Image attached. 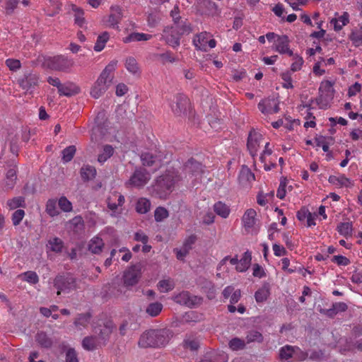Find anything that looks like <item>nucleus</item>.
Returning <instances> with one entry per match:
<instances>
[{"mask_svg": "<svg viewBox=\"0 0 362 362\" xmlns=\"http://www.w3.org/2000/svg\"><path fill=\"white\" fill-rule=\"evenodd\" d=\"M124 203V197L121 194L114 192L107 198V207L112 211L111 216L117 217L122 213L121 206Z\"/></svg>", "mask_w": 362, "mask_h": 362, "instance_id": "nucleus-7", "label": "nucleus"}, {"mask_svg": "<svg viewBox=\"0 0 362 362\" xmlns=\"http://www.w3.org/2000/svg\"><path fill=\"white\" fill-rule=\"evenodd\" d=\"M104 246L103 239L98 235L91 238L88 243V249L93 254H100Z\"/></svg>", "mask_w": 362, "mask_h": 362, "instance_id": "nucleus-21", "label": "nucleus"}, {"mask_svg": "<svg viewBox=\"0 0 362 362\" xmlns=\"http://www.w3.org/2000/svg\"><path fill=\"white\" fill-rule=\"evenodd\" d=\"M187 168L192 169V175L195 177V179H199L202 177V166L199 163L194 160H189L187 165Z\"/></svg>", "mask_w": 362, "mask_h": 362, "instance_id": "nucleus-39", "label": "nucleus"}, {"mask_svg": "<svg viewBox=\"0 0 362 362\" xmlns=\"http://www.w3.org/2000/svg\"><path fill=\"white\" fill-rule=\"evenodd\" d=\"M23 279L30 284H36L38 281V276L35 272H27L22 275Z\"/></svg>", "mask_w": 362, "mask_h": 362, "instance_id": "nucleus-59", "label": "nucleus"}, {"mask_svg": "<svg viewBox=\"0 0 362 362\" xmlns=\"http://www.w3.org/2000/svg\"><path fill=\"white\" fill-rule=\"evenodd\" d=\"M291 186L288 185V181L285 178L281 180L279 186L276 192L277 197L279 198L280 199H284L287 192L291 191Z\"/></svg>", "mask_w": 362, "mask_h": 362, "instance_id": "nucleus-37", "label": "nucleus"}, {"mask_svg": "<svg viewBox=\"0 0 362 362\" xmlns=\"http://www.w3.org/2000/svg\"><path fill=\"white\" fill-rule=\"evenodd\" d=\"M175 184V179L172 175H165L160 177L156 182L153 190L162 199H165L172 191Z\"/></svg>", "mask_w": 362, "mask_h": 362, "instance_id": "nucleus-4", "label": "nucleus"}, {"mask_svg": "<svg viewBox=\"0 0 362 362\" xmlns=\"http://www.w3.org/2000/svg\"><path fill=\"white\" fill-rule=\"evenodd\" d=\"M163 37L166 42L173 47L180 45V34L177 27L168 28L163 31Z\"/></svg>", "mask_w": 362, "mask_h": 362, "instance_id": "nucleus-15", "label": "nucleus"}, {"mask_svg": "<svg viewBox=\"0 0 362 362\" xmlns=\"http://www.w3.org/2000/svg\"><path fill=\"white\" fill-rule=\"evenodd\" d=\"M90 321V315H80L77 320L75 321L74 324L76 327H78L79 329H81V327H86L87 324Z\"/></svg>", "mask_w": 362, "mask_h": 362, "instance_id": "nucleus-58", "label": "nucleus"}, {"mask_svg": "<svg viewBox=\"0 0 362 362\" xmlns=\"http://www.w3.org/2000/svg\"><path fill=\"white\" fill-rule=\"evenodd\" d=\"M114 329V325L112 322H107L103 329H100V337L99 338L88 337L83 339L82 341V346L84 349L90 351L95 349L100 343V341H105V338L108 337L112 329Z\"/></svg>", "mask_w": 362, "mask_h": 362, "instance_id": "nucleus-2", "label": "nucleus"}, {"mask_svg": "<svg viewBox=\"0 0 362 362\" xmlns=\"http://www.w3.org/2000/svg\"><path fill=\"white\" fill-rule=\"evenodd\" d=\"M16 180V170L15 168L9 169L6 173V185L7 188L11 189L14 186Z\"/></svg>", "mask_w": 362, "mask_h": 362, "instance_id": "nucleus-50", "label": "nucleus"}, {"mask_svg": "<svg viewBox=\"0 0 362 362\" xmlns=\"http://www.w3.org/2000/svg\"><path fill=\"white\" fill-rule=\"evenodd\" d=\"M175 102L170 104V107L174 112L177 113L181 110L184 103L186 102L187 99L184 95H177L175 97Z\"/></svg>", "mask_w": 362, "mask_h": 362, "instance_id": "nucleus-45", "label": "nucleus"}, {"mask_svg": "<svg viewBox=\"0 0 362 362\" xmlns=\"http://www.w3.org/2000/svg\"><path fill=\"white\" fill-rule=\"evenodd\" d=\"M241 221L242 226L247 233L257 235L259 233L260 226L255 209H247L243 215Z\"/></svg>", "mask_w": 362, "mask_h": 362, "instance_id": "nucleus-3", "label": "nucleus"}, {"mask_svg": "<svg viewBox=\"0 0 362 362\" xmlns=\"http://www.w3.org/2000/svg\"><path fill=\"white\" fill-rule=\"evenodd\" d=\"M73 62L64 56H57L53 58L52 68L57 70H65L70 68Z\"/></svg>", "mask_w": 362, "mask_h": 362, "instance_id": "nucleus-22", "label": "nucleus"}, {"mask_svg": "<svg viewBox=\"0 0 362 362\" xmlns=\"http://www.w3.org/2000/svg\"><path fill=\"white\" fill-rule=\"evenodd\" d=\"M151 38V35L141 33H132L123 39L124 43L131 42L147 41Z\"/></svg>", "mask_w": 362, "mask_h": 362, "instance_id": "nucleus-29", "label": "nucleus"}, {"mask_svg": "<svg viewBox=\"0 0 362 362\" xmlns=\"http://www.w3.org/2000/svg\"><path fill=\"white\" fill-rule=\"evenodd\" d=\"M46 211L51 216L59 215V211L57 208V201L54 199H49L46 204Z\"/></svg>", "mask_w": 362, "mask_h": 362, "instance_id": "nucleus-46", "label": "nucleus"}, {"mask_svg": "<svg viewBox=\"0 0 362 362\" xmlns=\"http://www.w3.org/2000/svg\"><path fill=\"white\" fill-rule=\"evenodd\" d=\"M290 40L287 35H282L277 37L274 45H272V49L281 54H288L293 56V51L290 48Z\"/></svg>", "mask_w": 362, "mask_h": 362, "instance_id": "nucleus-13", "label": "nucleus"}, {"mask_svg": "<svg viewBox=\"0 0 362 362\" xmlns=\"http://www.w3.org/2000/svg\"><path fill=\"white\" fill-rule=\"evenodd\" d=\"M246 339H247L246 344H248L250 342H254V341L259 342L262 340V336L259 332L252 331L247 334Z\"/></svg>", "mask_w": 362, "mask_h": 362, "instance_id": "nucleus-62", "label": "nucleus"}, {"mask_svg": "<svg viewBox=\"0 0 362 362\" xmlns=\"http://www.w3.org/2000/svg\"><path fill=\"white\" fill-rule=\"evenodd\" d=\"M291 57L293 61L291 66V71H298L300 70L304 62L303 58L300 57L298 54H294L293 52V56Z\"/></svg>", "mask_w": 362, "mask_h": 362, "instance_id": "nucleus-49", "label": "nucleus"}, {"mask_svg": "<svg viewBox=\"0 0 362 362\" xmlns=\"http://www.w3.org/2000/svg\"><path fill=\"white\" fill-rule=\"evenodd\" d=\"M259 110L265 115L274 114L279 111V102L275 98L262 100L259 104Z\"/></svg>", "mask_w": 362, "mask_h": 362, "instance_id": "nucleus-14", "label": "nucleus"}, {"mask_svg": "<svg viewBox=\"0 0 362 362\" xmlns=\"http://www.w3.org/2000/svg\"><path fill=\"white\" fill-rule=\"evenodd\" d=\"M239 178L240 180H246L248 182H251L255 179V176L248 168L243 166L241 169Z\"/></svg>", "mask_w": 362, "mask_h": 362, "instance_id": "nucleus-55", "label": "nucleus"}, {"mask_svg": "<svg viewBox=\"0 0 362 362\" xmlns=\"http://www.w3.org/2000/svg\"><path fill=\"white\" fill-rule=\"evenodd\" d=\"M269 296V290L266 286L260 288L255 293V298L257 303H262L265 301Z\"/></svg>", "mask_w": 362, "mask_h": 362, "instance_id": "nucleus-44", "label": "nucleus"}, {"mask_svg": "<svg viewBox=\"0 0 362 362\" xmlns=\"http://www.w3.org/2000/svg\"><path fill=\"white\" fill-rule=\"evenodd\" d=\"M166 343L165 332L161 330H149L140 337L139 346L141 348L163 346Z\"/></svg>", "mask_w": 362, "mask_h": 362, "instance_id": "nucleus-1", "label": "nucleus"}, {"mask_svg": "<svg viewBox=\"0 0 362 362\" xmlns=\"http://www.w3.org/2000/svg\"><path fill=\"white\" fill-rule=\"evenodd\" d=\"M81 175L85 180L93 179L96 175V170L90 165H84L81 169Z\"/></svg>", "mask_w": 362, "mask_h": 362, "instance_id": "nucleus-36", "label": "nucleus"}, {"mask_svg": "<svg viewBox=\"0 0 362 362\" xmlns=\"http://www.w3.org/2000/svg\"><path fill=\"white\" fill-rule=\"evenodd\" d=\"M122 9L119 6H112L110 7V15L103 20L104 25L109 28H118V24L122 18Z\"/></svg>", "mask_w": 362, "mask_h": 362, "instance_id": "nucleus-10", "label": "nucleus"}, {"mask_svg": "<svg viewBox=\"0 0 362 362\" xmlns=\"http://www.w3.org/2000/svg\"><path fill=\"white\" fill-rule=\"evenodd\" d=\"M350 39L355 46H362V27L354 28L351 32Z\"/></svg>", "mask_w": 362, "mask_h": 362, "instance_id": "nucleus-40", "label": "nucleus"}, {"mask_svg": "<svg viewBox=\"0 0 362 362\" xmlns=\"http://www.w3.org/2000/svg\"><path fill=\"white\" fill-rule=\"evenodd\" d=\"M213 209L216 214L223 218H227L231 211L230 206L221 201L216 202Z\"/></svg>", "mask_w": 362, "mask_h": 362, "instance_id": "nucleus-20", "label": "nucleus"}, {"mask_svg": "<svg viewBox=\"0 0 362 362\" xmlns=\"http://www.w3.org/2000/svg\"><path fill=\"white\" fill-rule=\"evenodd\" d=\"M81 89L73 82H66L59 87L58 90L60 95L70 97L79 93Z\"/></svg>", "mask_w": 362, "mask_h": 362, "instance_id": "nucleus-17", "label": "nucleus"}, {"mask_svg": "<svg viewBox=\"0 0 362 362\" xmlns=\"http://www.w3.org/2000/svg\"><path fill=\"white\" fill-rule=\"evenodd\" d=\"M175 287V282L170 278L160 280L158 284V288L161 293H167L173 290Z\"/></svg>", "mask_w": 362, "mask_h": 362, "instance_id": "nucleus-34", "label": "nucleus"}, {"mask_svg": "<svg viewBox=\"0 0 362 362\" xmlns=\"http://www.w3.org/2000/svg\"><path fill=\"white\" fill-rule=\"evenodd\" d=\"M328 181L337 187H349L353 185L352 181L344 175H331Z\"/></svg>", "mask_w": 362, "mask_h": 362, "instance_id": "nucleus-18", "label": "nucleus"}, {"mask_svg": "<svg viewBox=\"0 0 362 362\" xmlns=\"http://www.w3.org/2000/svg\"><path fill=\"white\" fill-rule=\"evenodd\" d=\"M112 81L99 76L90 88V94L95 99L100 98L111 86Z\"/></svg>", "mask_w": 362, "mask_h": 362, "instance_id": "nucleus-6", "label": "nucleus"}, {"mask_svg": "<svg viewBox=\"0 0 362 362\" xmlns=\"http://www.w3.org/2000/svg\"><path fill=\"white\" fill-rule=\"evenodd\" d=\"M76 151L75 146H69L64 148L62 152V158L64 163H68L71 160Z\"/></svg>", "mask_w": 362, "mask_h": 362, "instance_id": "nucleus-41", "label": "nucleus"}, {"mask_svg": "<svg viewBox=\"0 0 362 362\" xmlns=\"http://www.w3.org/2000/svg\"><path fill=\"white\" fill-rule=\"evenodd\" d=\"M127 69L132 74H136L139 71V66L136 59L133 57H129L125 62Z\"/></svg>", "mask_w": 362, "mask_h": 362, "instance_id": "nucleus-51", "label": "nucleus"}, {"mask_svg": "<svg viewBox=\"0 0 362 362\" xmlns=\"http://www.w3.org/2000/svg\"><path fill=\"white\" fill-rule=\"evenodd\" d=\"M163 310V305L160 303L155 302L150 303L146 309V313L151 317L158 316Z\"/></svg>", "mask_w": 362, "mask_h": 362, "instance_id": "nucleus-38", "label": "nucleus"}, {"mask_svg": "<svg viewBox=\"0 0 362 362\" xmlns=\"http://www.w3.org/2000/svg\"><path fill=\"white\" fill-rule=\"evenodd\" d=\"M38 76L35 74H29L20 81L21 87L26 90H30L38 83Z\"/></svg>", "mask_w": 362, "mask_h": 362, "instance_id": "nucleus-23", "label": "nucleus"}, {"mask_svg": "<svg viewBox=\"0 0 362 362\" xmlns=\"http://www.w3.org/2000/svg\"><path fill=\"white\" fill-rule=\"evenodd\" d=\"M109 39L110 35L107 32H103L99 35L93 47L94 50L98 52L102 51Z\"/></svg>", "mask_w": 362, "mask_h": 362, "instance_id": "nucleus-32", "label": "nucleus"}, {"mask_svg": "<svg viewBox=\"0 0 362 362\" xmlns=\"http://www.w3.org/2000/svg\"><path fill=\"white\" fill-rule=\"evenodd\" d=\"M37 342L42 347L48 348L52 344V339L45 333L40 332L36 336Z\"/></svg>", "mask_w": 362, "mask_h": 362, "instance_id": "nucleus-43", "label": "nucleus"}, {"mask_svg": "<svg viewBox=\"0 0 362 362\" xmlns=\"http://www.w3.org/2000/svg\"><path fill=\"white\" fill-rule=\"evenodd\" d=\"M306 115L305 117V119H306V122L304 123V127L305 128H314L316 125L315 121V117L313 116V114L310 112V109L306 107Z\"/></svg>", "mask_w": 362, "mask_h": 362, "instance_id": "nucleus-54", "label": "nucleus"}, {"mask_svg": "<svg viewBox=\"0 0 362 362\" xmlns=\"http://www.w3.org/2000/svg\"><path fill=\"white\" fill-rule=\"evenodd\" d=\"M58 205L63 211L69 212L72 210V204L65 197H60Z\"/></svg>", "mask_w": 362, "mask_h": 362, "instance_id": "nucleus-53", "label": "nucleus"}, {"mask_svg": "<svg viewBox=\"0 0 362 362\" xmlns=\"http://www.w3.org/2000/svg\"><path fill=\"white\" fill-rule=\"evenodd\" d=\"M64 247L63 242L58 238H52L48 240L47 248L54 252H60Z\"/></svg>", "mask_w": 362, "mask_h": 362, "instance_id": "nucleus-33", "label": "nucleus"}, {"mask_svg": "<svg viewBox=\"0 0 362 362\" xmlns=\"http://www.w3.org/2000/svg\"><path fill=\"white\" fill-rule=\"evenodd\" d=\"M135 209L139 214H146L151 209V202L146 198H139L136 203Z\"/></svg>", "mask_w": 362, "mask_h": 362, "instance_id": "nucleus-31", "label": "nucleus"}, {"mask_svg": "<svg viewBox=\"0 0 362 362\" xmlns=\"http://www.w3.org/2000/svg\"><path fill=\"white\" fill-rule=\"evenodd\" d=\"M296 349L291 346H285L280 349L279 356L281 359L288 360L294 357Z\"/></svg>", "mask_w": 362, "mask_h": 362, "instance_id": "nucleus-42", "label": "nucleus"}, {"mask_svg": "<svg viewBox=\"0 0 362 362\" xmlns=\"http://www.w3.org/2000/svg\"><path fill=\"white\" fill-rule=\"evenodd\" d=\"M6 64L11 71H16L21 68V62L15 59H8L6 60Z\"/></svg>", "mask_w": 362, "mask_h": 362, "instance_id": "nucleus-63", "label": "nucleus"}, {"mask_svg": "<svg viewBox=\"0 0 362 362\" xmlns=\"http://www.w3.org/2000/svg\"><path fill=\"white\" fill-rule=\"evenodd\" d=\"M281 78L284 81L283 87L286 88H293L291 74L289 71L284 72L281 74Z\"/></svg>", "mask_w": 362, "mask_h": 362, "instance_id": "nucleus-64", "label": "nucleus"}, {"mask_svg": "<svg viewBox=\"0 0 362 362\" xmlns=\"http://www.w3.org/2000/svg\"><path fill=\"white\" fill-rule=\"evenodd\" d=\"M349 21V15L347 12H344L343 14L339 16L337 18L331 20L330 23L333 25L335 30H340L344 25H346Z\"/></svg>", "mask_w": 362, "mask_h": 362, "instance_id": "nucleus-28", "label": "nucleus"}, {"mask_svg": "<svg viewBox=\"0 0 362 362\" xmlns=\"http://www.w3.org/2000/svg\"><path fill=\"white\" fill-rule=\"evenodd\" d=\"M246 342L245 340L235 337L230 340L228 346L233 351H238L243 349L245 346Z\"/></svg>", "mask_w": 362, "mask_h": 362, "instance_id": "nucleus-48", "label": "nucleus"}, {"mask_svg": "<svg viewBox=\"0 0 362 362\" xmlns=\"http://www.w3.org/2000/svg\"><path fill=\"white\" fill-rule=\"evenodd\" d=\"M117 66V61L112 60L103 69V71L100 74V76L105 77V78L110 79L111 81H113V75L112 73L115 71Z\"/></svg>", "mask_w": 362, "mask_h": 362, "instance_id": "nucleus-35", "label": "nucleus"}, {"mask_svg": "<svg viewBox=\"0 0 362 362\" xmlns=\"http://www.w3.org/2000/svg\"><path fill=\"white\" fill-rule=\"evenodd\" d=\"M141 159L144 165L150 166L156 163L155 158L149 153H142Z\"/></svg>", "mask_w": 362, "mask_h": 362, "instance_id": "nucleus-60", "label": "nucleus"}, {"mask_svg": "<svg viewBox=\"0 0 362 362\" xmlns=\"http://www.w3.org/2000/svg\"><path fill=\"white\" fill-rule=\"evenodd\" d=\"M174 300L180 305H186L189 308L199 305L202 302V298L191 295L188 291H182L173 298Z\"/></svg>", "mask_w": 362, "mask_h": 362, "instance_id": "nucleus-8", "label": "nucleus"}, {"mask_svg": "<svg viewBox=\"0 0 362 362\" xmlns=\"http://www.w3.org/2000/svg\"><path fill=\"white\" fill-rule=\"evenodd\" d=\"M25 216V211L23 209H17L12 215V221L14 226L18 225Z\"/></svg>", "mask_w": 362, "mask_h": 362, "instance_id": "nucleus-61", "label": "nucleus"}, {"mask_svg": "<svg viewBox=\"0 0 362 362\" xmlns=\"http://www.w3.org/2000/svg\"><path fill=\"white\" fill-rule=\"evenodd\" d=\"M114 153V148L110 145H105L98 156V161L100 164L105 163Z\"/></svg>", "mask_w": 362, "mask_h": 362, "instance_id": "nucleus-30", "label": "nucleus"}, {"mask_svg": "<svg viewBox=\"0 0 362 362\" xmlns=\"http://www.w3.org/2000/svg\"><path fill=\"white\" fill-rule=\"evenodd\" d=\"M337 230L346 238H350L353 234V223L351 221L341 222L337 226Z\"/></svg>", "mask_w": 362, "mask_h": 362, "instance_id": "nucleus-27", "label": "nucleus"}, {"mask_svg": "<svg viewBox=\"0 0 362 362\" xmlns=\"http://www.w3.org/2000/svg\"><path fill=\"white\" fill-rule=\"evenodd\" d=\"M196 237L194 235H190L187 238L183 243L182 248L179 250H177V258L179 259H182L188 251L192 248V246L194 245Z\"/></svg>", "mask_w": 362, "mask_h": 362, "instance_id": "nucleus-24", "label": "nucleus"}, {"mask_svg": "<svg viewBox=\"0 0 362 362\" xmlns=\"http://www.w3.org/2000/svg\"><path fill=\"white\" fill-rule=\"evenodd\" d=\"M227 262H229L230 264L232 265H238V259L236 257H230L228 256L224 257L219 263L217 269L218 271H221L222 269H225L226 264Z\"/></svg>", "mask_w": 362, "mask_h": 362, "instance_id": "nucleus-56", "label": "nucleus"}, {"mask_svg": "<svg viewBox=\"0 0 362 362\" xmlns=\"http://www.w3.org/2000/svg\"><path fill=\"white\" fill-rule=\"evenodd\" d=\"M151 175L148 172L142 168L136 169L126 185L129 187L140 188L147 184Z\"/></svg>", "mask_w": 362, "mask_h": 362, "instance_id": "nucleus-5", "label": "nucleus"}, {"mask_svg": "<svg viewBox=\"0 0 362 362\" xmlns=\"http://www.w3.org/2000/svg\"><path fill=\"white\" fill-rule=\"evenodd\" d=\"M140 276V268L137 266L132 267L124 272V283L126 286H133L138 282Z\"/></svg>", "mask_w": 362, "mask_h": 362, "instance_id": "nucleus-16", "label": "nucleus"}, {"mask_svg": "<svg viewBox=\"0 0 362 362\" xmlns=\"http://www.w3.org/2000/svg\"><path fill=\"white\" fill-rule=\"evenodd\" d=\"M7 204L11 210L18 207H24L25 205V199L23 197H14L8 200Z\"/></svg>", "mask_w": 362, "mask_h": 362, "instance_id": "nucleus-47", "label": "nucleus"}, {"mask_svg": "<svg viewBox=\"0 0 362 362\" xmlns=\"http://www.w3.org/2000/svg\"><path fill=\"white\" fill-rule=\"evenodd\" d=\"M334 81L329 80H324L321 82L320 86V92L321 95L324 96L326 99L331 100L334 95Z\"/></svg>", "mask_w": 362, "mask_h": 362, "instance_id": "nucleus-19", "label": "nucleus"}, {"mask_svg": "<svg viewBox=\"0 0 362 362\" xmlns=\"http://www.w3.org/2000/svg\"><path fill=\"white\" fill-rule=\"evenodd\" d=\"M251 260V253L248 251L245 252L243 257L238 260V265L235 267L236 271L238 272H244L247 271L250 266Z\"/></svg>", "mask_w": 362, "mask_h": 362, "instance_id": "nucleus-25", "label": "nucleus"}, {"mask_svg": "<svg viewBox=\"0 0 362 362\" xmlns=\"http://www.w3.org/2000/svg\"><path fill=\"white\" fill-rule=\"evenodd\" d=\"M156 221H161L168 216V211L163 207H158L154 212Z\"/></svg>", "mask_w": 362, "mask_h": 362, "instance_id": "nucleus-57", "label": "nucleus"}, {"mask_svg": "<svg viewBox=\"0 0 362 362\" xmlns=\"http://www.w3.org/2000/svg\"><path fill=\"white\" fill-rule=\"evenodd\" d=\"M183 346L186 349H189L191 351H195L198 349L199 346V341L195 338H187L185 339L183 342Z\"/></svg>", "mask_w": 362, "mask_h": 362, "instance_id": "nucleus-52", "label": "nucleus"}, {"mask_svg": "<svg viewBox=\"0 0 362 362\" xmlns=\"http://www.w3.org/2000/svg\"><path fill=\"white\" fill-rule=\"evenodd\" d=\"M71 11L73 16L74 17V23L78 26L83 28L86 23V19L84 18V12L78 6L72 4L71 5Z\"/></svg>", "mask_w": 362, "mask_h": 362, "instance_id": "nucleus-26", "label": "nucleus"}, {"mask_svg": "<svg viewBox=\"0 0 362 362\" xmlns=\"http://www.w3.org/2000/svg\"><path fill=\"white\" fill-rule=\"evenodd\" d=\"M54 286L57 288V295L62 292L69 291L76 288V281L71 276H57L54 279Z\"/></svg>", "mask_w": 362, "mask_h": 362, "instance_id": "nucleus-12", "label": "nucleus"}, {"mask_svg": "<svg viewBox=\"0 0 362 362\" xmlns=\"http://www.w3.org/2000/svg\"><path fill=\"white\" fill-rule=\"evenodd\" d=\"M209 33L203 32L196 35L193 40L194 45L200 50L206 51L208 47L214 48L216 47V42L215 40L211 38Z\"/></svg>", "mask_w": 362, "mask_h": 362, "instance_id": "nucleus-9", "label": "nucleus"}, {"mask_svg": "<svg viewBox=\"0 0 362 362\" xmlns=\"http://www.w3.org/2000/svg\"><path fill=\"white\" fill-rule=\"evenodd\" d=\"M263 136L260 133L252 131L250 132L247 139V149L250 155L254 158L257 155L260 145L263 141Z\"/></svg>", "mask_w": 362, "mask_h": 362, "instance_id": "nucleus-11", "label": "nucleus"}]
</instances>
